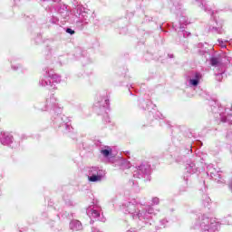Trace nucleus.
<instances>
[{
    "instance_id": "39448f33",
    "label": "nucleus",
    "mask_w": 232,
    "mask_h": 232,
    "mask_svg": "<svg viewBox=\"0 0 232 232\" xmlns=\"http://www.w3.org/2000/svg\"><path fill=\"white\" fill-rule=\"evenodd\" d=\"M201 77L202 76L200 75V73H196L195 79H190L189 81L191 86H198V82H200Z\"/></svg>"
},
{
    "instance_id": "1a4fd4ad",
    "label": "nucleus",
    "mask_w": 232,
    "mask_h": 232,
    "mask_svg": "<svg viewBox=\"0 0 232 232\" xmlns=\"http://www.w3.org/2000/svg\"><path fill=\"white\" fill-rule=\"evenodd\" d=\"M153 202L154 204H159V198H154Z\"/></svg>"
},
{
    "instance_id": "f03ea898",
    "label": "nucleus",
    "mask_w": 232,
    "mask_h": 232,
    "mask_svg": "<svg viewBox=\"0 0 232 232\" xmlns=\"http://www.w3.org/2000/svg\"><path fill=\"white\" fill-rule=\"evenodd\" d=\"M127 211L132 215V218H140L142 217V214L140 213V210L137 209V207L133 203H129L127 206Z\"/></svg>"
},
{
    "instance_id": "0eeeda50",
    "label": "nucleus",
    "mask_w": 232,
    "mask_h": 232,
    "mask_svg": "<svg viewBox=\"0 0 232 232\" xmlns=\"http://www.w3.org/2000/svg\"><path fill=\"white\" fill-rule=\"evenodd\" d=\"M101 153H102V155H103V157H109L110 154L111 153V149H110V147H108V149L102 150Z\"/></svg>"
},
{
    "instance_id": "9d476101",
    "label": "nucleus",
    "mask_w": 232,
    "mask_h": 232,
    "mask_svg": "<svg viewBox=\"0 0 232 232\" xmlns=\"http://www.w3.org/2000/svg\"><path fill=\"white\" fill-rule=\"evenodd\" d=\"M217 79H218V81H220V79H222V74H218Z\"/></svg>"
},
{
    "instance_id": "7ed1b4c3",
    "label": "nucleus",
    "mask_w": 232,
    "mask_h": 232,
    "mask_svg": "<svg viewBox=\"0 0 232 232\" xmlns=\"http://www.w3.org/2000/svg\"><path fill=\"white\" fill-rule=\"evenodd\" d=\"M71 229H73L74 231H81L82 229V224H81V221L79 220H73L70 224Z\"/></svg>"
},
{
    "instance_id": "f257e3e1",
    "label": "nucleus",
    "mask_w": 232,
    "mask_h": 232,
    "mask_svg": "<svg viewBox=\"0 0 232 232\" xmlns=\"http://www.w3.org/2000/svg\"><path fill=\"white\" fill-rule=\"evenodd\" d=\"M90 177L88 178L90 182H101L102 180V170L97 167H92L90 170Z\"/></svg>"
},
{
    "instance_id": "423d86ee",
    "label": "nucleus",
    "mask_w": 232,
    "mask_h": 232,
    "mask_svg": "<svg viewBox=\"0 0 232 232\" xmlns=\"http://www.w3.org/2000/svg\"><path fill=\"white\" fill-rule=\"evenodd\" d=\"M210 64L212 66H218L220 64V60L217 57H213L210 59Z\"/></svg>"
},
{
    "instance_id": "9b49d317",
    "label": "nucleus",
    "mask_w": 232,
    "mask_h": 232,
    "mask_svg": "<svg viewBox=\"0 0 232 232\" xmlns=\"http://www.w3.org/2000/svg\"><path fill=\"white\" fill-rule=\"evenodd\" d=\"M229 189L232 191V180H231V182L229 183Z\"/></svg>"
},
{
    "instance_id": "20e7f679",
    "label": "nucleus",
    "mask_w": 232,
    "mask_h": 232,
    "mask_svg": "<svg viewBox=\"0 0 232 232\" xmlns=\"http://www.w3.org/2000/svg\"><path fill=\"white\" fill-rule=\"evenodd\" d=\"M87 214L92 218H97L98 217H101V214L99 213V211H97L95 209H92V208H88L87 209Z\"/></svg>"
},
{
    "instance_id": "6e6552de",
    "label": "nucleus",
    "mask_w": 232,
    "mask_h": 232,
    "mask_svg": "<svg viewBox=\"0 0 232 232\" xmlns=\"http://www.w3.org/2000/svg\"><path fill=\"white\" fill-rule=\"evenodd\" d=\"M66 32H67V34H70L71 35H73V34H75V31L70 29V28H67Z\"/></svg>"
}]
</instances>
